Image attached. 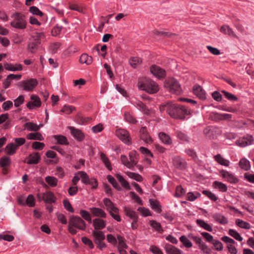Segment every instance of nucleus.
Masks as SVG:
<instances>
[{"label":"nucleus","instance_id":"1","mask_svg":"<svg viewBox=\"0 0 254 254\" xmlns=\"http://www.w3.org/2000/svg\"><path fill=\"white\" fill-rule=\"evenodd\" d=\"M166 110L167 113L173 118L184 120L186 115L191 114L190 110L187 107L178 104L167 103L160 108Z\"/></svg>","mask_w":254,"mask_h":254},{"label":"nucleus","instance_id":"2","mask_svg":"<svg viewBox=\"0 0 254 254\" xmlns=\"http://www.w3.org/2000/svg\"><path fill=\"white\" fill-rule=\"evenodd\" d=\"M86 227L85 222L79 216H71L68 221V231L72 235H75L77 231L76 229L80 230H85Z\"/></svg>","mask_w":254,"mask_h":254},{"label":"nucleus","instance_id":"3","mask_svg":"<svg viewBox=\"0 0 254 254\" xmlns=\"http://www.w3.org/2000/svg\"><path fill=\"white\" fill-rule=\"evenodd\" d=\"M138 87L149 94L157 93L159 88L158 85L153 80L146 78L140 79L137 83Z\"/></svg>","mask_w":254,"mask_h":254},{"label":"nucleus","instance_id":"4","mask_svg":"<svg viewBox=\"0 0 254 254\" xmlns=\"http://www.w3.org/2000/svg\"><path fill=\"white\" fill-rule=\"evenodd\" d=\"M12 20L10 22V25L19 30H24L26 28L27 22L24 15L19 12L13 13L11 16Z\"/></svg>","mask_w":254,"mask_h":254},{"label":"nucleus","instance_id":"5","mask_svg":"<svg viewBox=\"0 0 254 254\" xmlns=\"http://www.w3.org/2000/svg\"><path fill=\"white\" fill-rule=\"evenodd\" d=\"M164 86L170 92L177 95L182 93V88L180 84L174 78H170L166 79Z\"/></svg>","mask_w":254,"mask_h":254},{"label":"nucleus","instance_id":"6","mask_svg":"<svg viewBox=\"0 0 254 254\" xmlns=\"http://www.w3.org/2000/svg\"><path fill=\"white\" fill-rule=\"evenodd\" d=\"M92 236L94 242L98 249L102 250L103 249L106 247V244L103 242V241L105 239V236L103 232L94 230L92 232Z\"/></svg>","mask_w":254,"mask_h":254},{"label":"nucleus","instance_id":"7","mask_svg":"<svg viewBox=\"0 0 254 254\" xmlns=\"http://www.w3.org/2000/svg\"><path fill=\"white\" fill-rule=\"evenodd\" d=\"M37 84L38 81L36 79L31 78L28 80H23L18 83V86L20 87H22L23 90L32 91Z\"/></svg>","mask_w":254,"mask_h":254},{"label":"nucleus","instance_id":"8","mask_svg":"<svg viewBox=\"0 0 254 254\" xmlns=\"http://www.w3.org/2000/svg\"><path fill=\"white\" fill-rule=\"evenodd\" d=\"M150 70L151 73L158 79H163L166 76L165 70L158 65L155 64L151 65Z\"/></svg>","mask_w":254,"mask_h":254},{"label":"nucleus","instance_id":"9","mask_svg":"<svg viewBox=\"0 0 254 254\" xmlns=\"http://www.w3.org/2000/svg\"><path fill=\"white\" fill-rule=\"evenodd\" d=\"M118 137L127 145L131 144L130 138L128 132L124 129H119L116 131Z\"/></svg>","mask_w":254,"mask_h":254},{"label":"nucleus","instance_id":"10","mask_svg":"<svg viewBox=\"0 0 254 254\" xmlns=\"http://www.w3.org/2000/svg\"><path fill=\"white\" fill-rule=\"evenodd\" d=\"M173 164L176 169L180 170H185L187 167L186 161L180 156H177L173 158Z\"/></svg>","mask_w":254,"mask_h":254},{"label":"nucleus","instance_id":"11","mask_svg":"<svg viewBox=\"0 0 254 254\" xmlns=\"http://www.w3.org/2000/svg\"><path fill=\"white\" fill-rule=\"evenodd\" d=\"M72 135L78 141H81L84 139V133L80 129L75 128L73 127H68Z\"/></svg>","mask_w":254,"mask_h":254},{"label":"nucleus","instance_id":"12","mask_svg":"<svg viewBox=\"0 0 254 254\" xmlns=\"http://www.w3.org/2000/svg\"><path fill=\"white\" fill-rule=\"evenodd\" d=\"M221 176L225 179L228 182L230 183H237L238 182V179L236 178L233 175L230 173L229 172L224 170L220 171Z\"/></svg>","mask_w":254,"mask_h":254},{"label":"nucleus","instance_id":"13","mask_svg":"<svg viewBox=\"0 0 254 254\" xmlns=\"http://www.w3.org/2000/svg\"><path fill=\"white\" fill-rule=\"evenodd\" d=\"M139 133L140 139L143 140L145 143L151 144L153 140L150 136L148 134L146 127H142L139 130Z\"/></svg>","mask_w":254,"mask_h":254},{"label":"nucleus","instance_id":"14","mask_svg":"<svg viewBox=\"0 0 254 254\" xmlns=\"http://www.w3.org/2000/svg\"><path fill=\"white\" fill-rule=\"evenodd\" d=\"M103 201L109 212L114 211L115 213H119V209L115 206L114 203L109 198H104Z\"/></svg>","mask_w":254,"mask_h":254},{"label":"nucleus","instance_id":"15","mask_svg":"<svg viewBox=\"0 0 254 254\" xmlns=\"http://www.w3.org/2000/svg\"><path fill=\"white\" fill-rule=\"evenodd\" d=\"M193 93L199 99L201 100H205L206 99L205 91L200 85H195L193 87Z\"/></svg>","mask_w":254,"mask_h":254},{"label":"nucleus","instance_id":"16","mask_svg":"<svg viewBox=\"0 0 254 254\" xmlns=\"http://www.w3.org/2000/svg\"><path fill=\"white\" fill-rule=\"evenodd\" d=\"M106 225V221L101 218H96L93 220V226L95 231L103 229Z\"/></svg>","mask_w":254,"mask_h":254},{"label":"nucleus","instance_id":"17","mask_svg":"<svg viewBox=\"0 0 254 254\" xmlns=\"http://www.w3.org/2000/svg\"><path fill=\"white\" fill-rule=\"evenodd\" d=\"M26 159L27 161L25 162L28 164H37L39 163L40 159V154L38 152L31 154Z\"/></svg>","mask_w":254,"mask_h":254},{"label":"nucleus","instance_id":"18","mask_svg":"<svg viewBox=\"0 0 254 254\" xmlns=\"http://www.w3.org/2000/svg\"><path fill=\"white\" fill-rule=\"evenodd\" d=\"M212 217L216 222L220 224L225 225L228 222L227 218L220 213H214L212 215Z\"/></svg>","mask_w":254,"mask_h":254},{"label":"nucleus","instance_id":"19","mask_svg":"<svg viewBox=\"0 0 254 254\" xmlns=\"http://www.w3.org/2000/svg\"><path fill=\"white\" fill-rule=\"evenodd\" d=\"M90 210L92 214L95 217H100L102 218H106L107 214L105 211L102 209L98 207H92L90 208Z\"/></svg>","mask_w":254,"mask_h":254},{"label":"nucleus","instance_id":"20","mask_svg":"<svg viewBox=\"0 0 254 254\" xmlns=\"http://www.w3.org/2000/svg\"><path fill=\"white\" fill-rule=\"evenodd\" d=\"M164 249L167 254H182L180 249L169 244H166Z\"/></svg>","mask_w":254,"mask_h":254},{"label":"nucleus","instance_id":"21","mask_svg":"<svg viewBox=\"0 0 254 254\" xmlns=\"http://www.w3.org/2000/svg\"><path fill=\"white\" fill-rule=\"evenodd\" d=\"M42 199L47 203H52L56 201V198L53 193L51 191L43 193L42 196Z\"/></svg>","mask_w":254,"mask_h":254},{"label":"nucleus","instance_id":"22","mask_svg":"<svg viewBox=\"0 0 254 254\" xmlns=\"http://www.w3.org/2000/svg\"><path fill=\"white\" fill-rule=\"evenodd\" d=\"M39 39H34L32 42H30L27 46L28 52L31 53H35L38 49V46L40 44Z\"/></svg>","mask_w":254,"mask_h":254},{"label":"nucleus","instance_id":"23","mask_svg":"<svg viewBox=\"0 0 254 254\" xmlns=\"http://www.w3.org/2000/svg\"><path fill=\"white\" fill-rule=\"evenodd\" d=\"M4 67L6 70L11 71H21L22 70V65L21 64H11L5 63Z\"/></svg>","mask_w":254,"mask_h":254},{"label":"nucleus","instance_id":"24","mask_svg":"<svg viewBox=\"0 0 254 254\" xmlns=\"http://www.w3.org/2000/svg\"><path fill=\"white\" fill-rule=\"evenodd\" d=\"M129 163H130V168L132 170H134V167L137 163V156L135 151L130 152L129 154Z\"/></svg>","mask_w":254,"mask_h":254},{"label":"nucleus","instance_id":"25","mask_svg":"<svg viewBox=\"0 0 254 254\" xmlns=\"http://www.w3.org/2000/svg\"><path fill=\"white\" fill-rule=\"evenodd\" d=\"M17 149V146H15V144L13 143H8L5 147V152L8 155H13Z\"/></svg>","mask_w":254,"mask_h":254},{"label":"nucleus","instance_id":"26","mask_svg":"<svg viewBox=\"0 0 254 254\" xmlns=\"http://www.w3.org/2000/svg\"><path fill=\"white\" fill-rule=\"evenodd\" d=\"M24 129L28 131H37L39 129V126L33 122H28L24 124Z\"/></svg>","mask_w":254,"mask_h":254},{"label":"nucleus","instance_id":"27","mask_svg":"<svg viewBox=\"0 0 254 254\" xmlns=\"http://www.w3.org/2000/svg\"><path fill=\"white\" fill-rule=\"evenodd\" d=\"M220 31L225 34H227L230 36L237 38V35L229 26L223 25L220 28Z\"/></svg>","mask_w":254,"mask_h":254},{"label":"nucleus","instance_id":"28","mask_svg":"<svg viewBox=\"0 0 254 254\" xmlns=\"http://www.w3.org/2000/svg\"><path fill=\"white\" fill-rule=\"evenodd\" d=\"M92 58L86 54H83L80 56L79 61L81 64H85L87 65L90 64L92 62Z\"/></svg>","mask_w":254,"mask_h":254},{"label":"nucleus","instance_id":"29","mask_svg":"<svg viewBox=\"0 0 254 254\" xmlns=\"http://www.w3.org/2000/svg\"><path fill=\"white\" fill-rule=\"evenodd\" d=\"M26 138L29 140H38L40 141L44 140V137L41 133L38 132L30 133L27 135Z\"/></svg>","mask_w":254,"mask_h":254},{"label":"nucleus","instance_id":"30","mask_svg":"<svg viewBox=\"0 0 254 254\" xmlns=\"http://www.w3.org/2000/svg\"><path fill=\"white\" fill-rule=\"evenodd\" d=\"M159 137L162 142L166 144L172 143V140L170 136L163 132L159 133Z\"/></svg>","mask_w":254,"mask_h":254},{"label":"nucleus","instance_id":"31","mask_svg":"<svg viewBox=\"0 0 254 254\" xmlns=\"http://www.w3.org/2000/svg\"><path fill=\"white\" fill-rule=\"evenodd\" d=\"M150 205L152 209L155 210L158 213H160L162 211L161 206L159 202L157 200H153V199H149V200Z\"/></svg>","mask_w":254,"mask_h":254},{"label":"nucleus","instance_id":"32","mask_svg":"<svg viewBox=\"0 0 254 254\" xmlns=\"http://www.w3.org/2000/svg\"><path fill=\"white\" fill-rule=\"evenodd\" d=\"M214 158L215 161L221 165L226 167L229 165V161L223 158L220 154H217L214 156Z\"/></svg>","mask_w":254,"mask_h":254},{"label":"nucleus","instance_id":"33","mask_svg":"<svg viewBox=\"0 0 254 254\" xmlns=\"http://www.w3.org/2000/svg\"><path fill=\"white\" fill-rule=\"evenodd\" d=\"M196 223L200 227H202V228H203L204 229L207 231L212 232L213 230L212 227L209 224L206 223L205 222H204V221L202 220L197 219L196 220Z\"/></svg>","mask_w":254,"mask_h":254},{"label":"nucleus","instance_id":"34","mask_svg":"<svg viewBox=\"0 0 254 254\" xmlns=\"http://www.w3.org/2000/svg\"><path fill=\"white\" fill-rule=\"evenodd\" d=\"M124 209L126 216L129 217L133 220L138 218L137 214L134 211L131 210L130 208L126 206L124 207Z\"/></svg>","mask_w":254,"mask_h":254},{"label":"nucleus","instance_id":"35","mask_svg":"<svg viewBox=\"0 0 254 254\" xmlns=\"http://www.w3.org/2000/svg\"><path fill=\"white\" fill-rule=\"evenodd\" d=\"M54 139L57 141V143L59 144L67 145L68 142L66 137L61 135H55L54 136Z\"/></svg>","mask_w":254,"mask_h":254},{"label":"nucleus","instance_id":"36","mask_svg":"<svg viewBox=\"0 0 254 254\" xmlns=\"http://www.w3.org/2000/svg\"><path fill=\"white\" fill-rule=\"evenodd\" d=\"M239 164L241 168L245 171H248L251 168V165L249 161L245 158L241 159Z\"/></svg>","mask_w":254,"mask_h":254},{"label":"nucleus","instance_id":"37","mask_svg":"<svg viewBox=\"0 0 254 254\" xmlns=\"http://www.w3.org/2000/svg\"><path fill=\"white\" fill-rule=\"evenodd\" d=\"M150 225L156 231L162 233L163 232V229L161 225V224L155 220H150Z\"/></svg>","mask_w":254,"mask_h":254},{"label":"nucleus","instance_id":"38","mask_svg":"<svg viewBox=\"0 0 254 254\" xmlns=\"http://www.w3.org/2000/svg\"><path fill=\"white\" fill-rule=\"evenodd\" d=\"M107 180L108 182L111 184L113 186V187L116 189L118 190H122V188L120 186V185L118 184V183L117 182L115 179L112 177L111 175H108L107 176Z\"/></svg>","mask_w":254,"mask_h":254},{"label":"nucleus","instance_id":"39","mask_svg":"<svg viewBox=\"0 0 254 254\" xmlns=\"http://www.w3.org/2000/svg\"><path fill=\"white\" fill-rule=\"evenodd\" d=\"M10 163V158L7 156H4L0 158V166L2 168L9 166Z\"/></svg>","mask_w":254,"mask_h":254},{"label":"nucleus","instance_id":"40","mask_svg":"<svg viewBox=\"0 0 254 254\" xmlns=\"http://www.w3.org/2000/svg\"><path fill=\"white\" fill-rule=\"evenodd\" d=\"M213 185L215 188L219 189L222 192H226L227 190L226 185L221 182L215 181L213 182Z\"/></svg>","mask_w":254,"mask_h":254},{"label":"nucleus","instance_id":"41","mask_svg":"<svg viewBox=\"0 0 254 254\" xmlns=\"http://www.w3.org/2000/svg\"><path fill=\"white\" fill-rule=\"evenodd\" d=\"M116 178L123 187L128 190L130 189L128 183L123 178L122 176L120 174H117Z\"/></svg>","mask_w":254,"mask_h":254},{"label":"nucleus","instance_id":"42","mask_svg":"<svg viewBox=\"0 0 254 254\" xmlns=\"http://www.w3.org/2000/svg\"><path fill=\"white\" fill-rule=\"evenodd\" d=\"M79 214L84 220H86L89 223H91L92 219L91 215L88 211L81 209L80 210Z\"/></svg>","mask_w":254,"mask_h":254},{"label":"nucleus","instance_id":"43","mask_svg":"<svg viewBox=\"0 0 254 254\" xmlns=\"http://www.w3.org/2000/svg\"><path fill=\"white\" fill-rule=\"evenodd\" d=\"M236 224L239 227L245 229H250L251 228V225L246 222H245L240 219H237L236 220Z\"/></svg>","mask_w":254,"mask_h":254},{"label":"nucleus","instance_id":"44","mask_svg":"<svg viewBox=\"0 0 254 254\" xmlns=\"http://www.w3.org/2000/svg\"><path fill=\"white\" fill-rule=\"evenodd\" d=\"M142 62V60L138 57H132L129 60L130 65L133 68H136L138 64H140Z\"/></svg>","mask_w":254,"mask_h":254},{"label":"nucleus","instance_id":"45","mask_svg":"<svg viewBox=\"0 0 254 254\" xmlns=\"http://www.w3.org/2000/svg\"><path fill=\"white\" fill-rule=\"evenodd\" d=\"M127 175L130 178L135 180V181L141 182L143 181V178L142 176L135 173L127 172Z\"/></svg>","mask_w":254,"mask_h":254},{"label":"nucleus","instance_id":"46","mask_svg":"<svg viewBox=\"0 0 254 254\" xmlns=\"http://www.w3.org/2000/svg\"><path fill=\"white\" fill-rule=\"evenodd\" d=\"M45 181L51 187H55L57 185L58 180L54 177L47 176L45 178Z\"/></svg>","mask_w":254,"mask_h":254},{"label":"nucleus","instance_id":"47","mask_svg":"<svg viewBox=\"0 0 254 254\" xmlns=\"http://www.w3.org/2000/svg\"><path fill=\"white\" fill-rule=\"evenodd\" d=\"M100 157H101V160L104 163V164H105L106 167L109 170H111L112 168L111 163L110 162V161L108 159V158H107V157L106 156V155L103 153H101Z\"/></svg>","mask_w":254,"mask_h":254},{"label":"nucleus","instance_id":"48","mask_svg":"<svg viewBox=\"0 0 254 254\" xmlns=\"http://www.w3.org/2000/svg\"><path fill=\"white\" fill-rule=\"evenodd\" d=\"M228 234L233 238H234L236 240L239 241H243V238L241 236V235L239 234V233L234 230V229H230L229 230Z\"/></svg>","mask_w":254,"mask_h":254},{"label":"nucleus","instance_id":"49","mask_svg":"<svg viewBox=\"0 0 254 254\" xmlns=\"http://www.w3.org/2000/svg\"><path fill=\"white\" fill-rule=\"evenodd\" d=\"M221 117V114L214 112H211L209 115V119L214 122L222 121Z\"/></svg>","mask_w":254,"mask_h":254},{"label":"nucleus","instance_id":"50","mask_svg":"<svg viewBox=\"0 0 254 254\" xmlns=\"http://www.w3.org/2000/svg\"><path fill=\"white\" fill-rule=\"evenodd\" d=\"M153 33L157 36H163L164 37H173L176 36V34L169 33L164 31H158L157 30H155L153 32Z\"/></svg>","mask_w":254,"mask_h":254},{"label":"nucleus","instance_id":"51","mask_svg":"<svg viewBox=\"0 0 254 254\" xmlns=\"http://www.w3.org/2000/svg\"><path fill=\"white\" fill-rule=\"evenodd\" d=\"M80 175L81 182L86 185H87L91 178H89L86 172L84 171H79L78 173Z\"/></svg>","mask_w":254,"mask_h":254},{"label":"nucleus","instance_id":"52","mask_svg":"<svg viewBox=\"0 0 254 254\" xmlns=\"http://www.w3.org/2000/svg\"><path fill=\"white\" fill-rule=\"evenodd\" d=\"M180 240L186 248H190L192 247L191 242L185 236H182L180 238Z\"/></svg>","mask_w":254,"mask_h":254},{"label":"nucleus","instance_id":"53","mask_svg":"<svg viewBox=\"0 0 254 254\" xmlns=\"http://www.w3.org/2000/svg\"><path fill=\"white\" fill-rule=\"evenodd\" d=\"M30 99L31 100L33 101L32 102L33 103V106H34L35 107H39L41 106V102L38 96L31 95Z\"/></svg>","mask_w":254,"mask_h":254},{"label":"nucleus","instance_id":"54","mask_svg":"<svg viewBox=\"0 0 254 254\" xmlns=\"http://www.w3.org/2000/svg\"><path fill=\"white\" fill-rule=\"evenodd\" d=\"M203 194H205L206 196H207L210 199L213 201H216L218 198L217 196H216L215 194L212 193L211 191L209 190H203L202 191Z\"/></svg>","mask_w":254,"mask_h":254},{"label":"nucleus","instance_id":"55","mask_svg":"<svg viewBox=\"0 0 254 254\" xmlns=\"http://www.w3.org/2000/svg\"><path fill=\"white\" fill-rule=\"evenodd\" d=\"M117 238L119 242V246L118 248H124L125 249H127L128 248V246L125 243V239L123 237L120 235H118Z\"/></svg>","mask_w":254,"mask_h":254},{"label":"nucleus","instance_id":"56","mask_svg":"<svg viewBox=\"0 0 254 254\" xmlns=\"http://www.w3.org/2000/svg\"><path fill=\"white\" fill-rule=\"evenodd\" d=\"M222 92L228 100L232 101H236L238 100V98L235 95L224 90H222Z\"/></svg>","mask_w":254,"mask_h":254},{"label":"nucleus","instance_id":"57","mask_svg":"<svg viewBox=\"0 0 254 254\" xmlns=\"http://www.w3.org/2000/svg\"><path fill=\"white\" fill-rule=\"evenodd\" d=\"M124 116L125 120L127 122L133 124H135L136 123L137 121L129 113L126 112L125 113Z\"/></svg>","mask_w":254,"mask_h":254},{"label":"nucleus","instance_id":"58","mask_svg":"<svg viewBox=\"0 0 254 254\" xmlns=\"http://www.w3.org/2000/svg\"><path fill=\"white\" fill-rule=\"evenodd\" d=\"M81 241L84 245L88 246L90 249H92L94 248V246L92 241L87 237H82Z\"/></svg>","mask_w":254,"mask_h":254},{"label":"nucleus","instance_id":"59","mask_svg":"<svg viewBox=\"0 0 254 254\" xmlns=\"http://www.w3.org/2000/svg\"><path fill=\"white\" fill-rule=\"evenodd\" d=\"M137 210L141 214L142 216L143 217L151 215L150 210L144 207H138Z\"/></svg>","mask_w":254,"mask_h":254},{"label":"nucleus","instance_id":"60","mask_svg":"<svg viewBox=\"0 0 254 254\" xmlns=\"http://www.w3.org/2000/svg\"><path fill=\"white\" fill-rule=\"evenodd\" d=\"M26 204L29 207H33L35 205V198L32 194L28 195L26 199Z\"/></svg>","mask_w":254,"mask_h":254},{"label":"nucleus","instance_id":"61","mask_svg":"<svg viewBox=\"0 0 254 254\" xmlns=\"http://www.w3.org/2000/svg\"><path fill=\"white\" fill-rule=\"evenodd\" d=\"M24 102V97L23 95L19 96L14 100V105L15 107H18L22 105Z\"/></svg>","mask_w":254,"mask_h":254},{"label":"nucleus","instance_id":"62","mask_svg":"<svg viewBox=\"0 0 254 254\" xmlns=\"http://www.w3.org/2000/svg\"><path fill=\"white\" fill-rule=\"evenodd\" d=\"M136 106L140 110L143 112L144 113H147L148 110L147 109L146 105L142 102L138 101L135 103Z\"/></svg>","mask_w":254,"mask_h":254},{"label":"nucleus","instance_id":"63","mask_svg":"<svg viewBox=\"0 0 254 254\" xmlns=\"http://www.w3.org/2000/svg\"><path fill=\"white\" fill-rule=\"evenodd\" d=\"M63 29L62 26H60L58 25L55 26L51 31L52 35L53 36H57L61 33L62 30Z\"/></svg>","mask_w":254,"mask_h":254},{"label":"nucleus","instance_id":"64","mask_svg":"<svg viewBox=\"0 0 254 254\" xmlns=\"http://www.w3.org/2000/svg\"><path fill=\"white\" fill-rule=\"evenodd\" d=\"M56 215L57 219L59 222L62 223L63 224H67V219H66L65 216L63 214L59 213V212H57Z\"/></svg>","mask_w":254,"mask_h":254}]
</instances>
